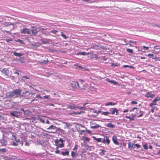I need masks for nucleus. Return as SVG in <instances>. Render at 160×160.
<instances>
[{
  "instance_id": "f257e3e1",
  "label": "nucleus",
  "mask_w": 160,
  "mask_h": 160,
  "mask_svg": "<svg viewBox=\"0 0 160 160\" xmlns=\"http://www.w3.org/2000/svg\"><path fill=\"white\" fill-rule=\"evenodd\" d=\"M22 92V89L21 88H16L11 91L7 92L6 93V97L7 98H17L21 95Z\"/></svg>"
},
{
  "instance_id": "f03ea898",
  "label": "nucleus",
  "mask_w": 160,
  "mask_h": 160,
  "mask_svg": "<svg viewBox=\"0 0 160 160\" xmlns=\"http://www.w3.org/2000/svg\"><path fill=\"white\" fill-rule=\"evenodd\" d=\"M90 127L92 129H96L101 127V126L97 124L95 121L93 120L90 122Z\"/></svg>"
},
{
  "instance_id": "7ed1b4c3",
  "label": "nucleus",
  "mask_w": 160,
  "mask_h": 160,
  "mask_svg": "<svg viewBox=\"0 0 160 160\" xmlns=\"http://www.w3.org/2000/svg\"><path fill=\"white\" fill-rule=\"evenodd\" d=\"M10 114L12 116L15 117H18L19 116L22 115L21 112L18 111H14L12 112H10Z\"/></svg>"
},
{
  "instance_id": "20e7f679",
  "label": "nucleus",
  "mask_w": 160,
  "mask_h": 160,
  "mask_svg": "<svg viewBox=\"0 0 160 160\" xmlns=\"http://www.w3.org/2000/svg\"><path fill=\"white\" fill-rule=\"evenodd\" d=\"M70 84L71 86L73 89L76 88L77 87H78L80 88H82L80 86H79V83L77 82H72L70 83Z\"/></svg>"
},
{
  "instance_id": "39448f33",
  "label": "nucleus",
  "mask_w": 160,
  "mask_h": 160,
  "mask_svg": "<svg viewBox=\"0 0 160 160\" xmlns=\"http://www.w3.org/2000/svg\"><path fill=\"white\" fill-rule=\"evenodd\" d=\"M20 33L22 34H27L28 35H30L31 33L30 29L26 28H24L21 30L20 31Z\"/></svg>"
},
{
  "instance_id": "423d86ee",
  "label": "nucleus",
  "mask_w": 160,
  "mask_h": 160,
  "mask_svg": "<svg viewBox=\"0 0 160 160\" xmlns=\"http://www.w3.org/2000/svg\"><path fill=\"white\" fill-rule=\"evenodd\" d=\"M118 111L116 108H110L109 110V114H111L113 115L115 114V112H116V115H118Z\"/></svg>"
},
{
  "instance_id": "0eeeda50",
  "label": "nucleus",
  "mask_w": 160,
  "mask_h": 160,
  "mask_svg": "<svg viewBox=\"0 0 160 160\" xmlns=\"http://www.w3.org/2000/svg\"><path fill=\"white\" fill-rule=\"evenodd\" d=\"M54 142L55 144H56V145L57 146V147L56 148L57 149V148H58V147L62 148L64 146L63 143H59V140L58 139L55 140L54 141Z\"/></svg>"
},
{
  "instance_id": "6e6552de",
  "label": "nucleus",
  "mask_w": 160,
  "mask_h": 160,
  "mask_svg": "<svg viewBox=\"0 0 160 160\" xmlns=\"http://www.w3.org/2000/svg\"><path fill=\"white\" fill-rule=\"evenodd\" d=\"M110 142V141L109 139V137L107 136L103 138H102V142L103 143H107L108 144Z\"/></svg>"
},
{
  "instance_id": "1a4fd4ad",
  "label": "nucleus",
  "mask_w": 160,
  "mask_h": 160,
  "mask_svg": "<svg viewBox=\"0 0 160 160\" xmlns=\"http://www.w3.org/2000/svg\"><path fill=\"white\" fill-rule=\"evenodd\" d=\"M0 71L2 72V74H4L7 76H8L9 72L8 69L4 68L2 69V70H0Z\"/></svg>"
},
{
  "instance_id": "9d476101",
  "label": "nucleus",
  "mask_w": 160,
  "mask_h": 160,
  "mask_svg": "<svg viewBox=\"0 0 160 160\" xmlns=\"http://www.w3.org/2000/svg\"><path fill=\"white\" fill-rule=\"evenodd\" d=\"M5 26L6 27L9 28V29H11V31L14 28L13 23L10 22L6 23Z\"/></svg>"
},
{
  "instance_id": "9b49d317",
  "label": "nucleus",
  "mask_w": 160,
  "mask_h": 160,
  "mask_svg": "<svg viewBox=\"0 0 160 160\" xmlns=\"http://www.w3.org/2000/svg\"><path fill=\"white\" fill-rule=\"evenodd\" d=\"M31 32V35H36L38 33V31L37 29L35 28H33L30 29Z\"/></svg>"
},
{
  "instance_id": "f8f14e48",
  "label": "nucleus",
  "mask_w": 160,
  "mask_h": 160,
  "mask_svg": "<svg viewBox=\"0 0 160 160\" xmlns=\"http://www.w3.org/2000/svg\"><path fill=\"white\" fill-rule=\"evenodd\" d=\"M61 154L63 156H68L69 155V152L66 149H65L63 151L61 152Z\"/></svg>"
},
{
  "instance_id": "ddd939ff",
  "label": "nucleus",
  "mask_w": 160,
  "mask_h": 160,
  "mask_svg": "<svg viewBox=\"0 0 160 160\" xmlns=\"http://www.w3.org/2000/svg\"><path fill=\"white\" fill-rule=\"evenodd\" d=\"M0 142L1 143L2 146H5L7 145V142L6 140L3 138H2L0 140Z\"/></svg>"
},
{
  "instance_id": "4468645a",
  "label": "nucleus",
  "mask_w": 160,
  "mask_h": 160,
  "mask_svg": "<svg viewBox=\"0 0 160 160\" xmlns=\"http://www.w3.org/2000/svg\"><path fill=\"white\" fill-rule=\"evenodd\" d=\"M66 106L67 107V109L69 108L71 109H75V106L73 104H67L66 105Z\"/></svg>"
},
{
  "instance_id": "2eb2a0df",
  "label": "nucleus",
  "mask_w": 160,
  "mask_h": 160,
  "mask_svg": "<svg viewBox=\"0 0 160 160\" xmlns=\"http://www.w3.org/2000/svg\"><path fill=\"white\" fill-rule=\"evenodd\" d=\"M112 140L113 141V142L116 145H118L119 142H118L117 140V137L116 136L114 135L112 137Z\"/></svg>"
},
{
  "instance_id": "dca6fc26",
  "label": "nucleus",
  "mask_w": 160,
  "mask_h": 160,
  "mask_svg": "<svg viewBox=\"0 0 160 160\" xmlns=\"http://www.w3.org/2000/svg\"><path fill=\"white\" fill-rule=\"evenodd\" d=\"M155 95L154 94L151 93L149 92H148L146 93L145 96L147 98H152Z\"/></svg>"
},
{
  "instance_id": "f3484780",
  "label": "nucleus",
  "mask_w": 160,
  "mask_h": 160,
  "mask_svg": "<svg viewBox=\"0 0 160 160\" xmlns=\"http://www.w3.org/2000/svg\"><path fill=\"white\" fill-rule=\"evenodd\" d=\"M21 110L24 112V113L25 116H28L30 114V112L28 110L24 111L23 109H21Z\"/></svg>"
},
{
  "instance_id": "a211bd4d",
  "label": "nucleus",
  "mask_w": 160,
  "mask_h": 160,
  "mask_svg": "<svg viewBox=\"0 0 160 160\" xmlns=\"http://www.w3.org/2000/svg\"><path fill=\"white\" fill-rule=\"evenodd\" d=\"M90 53L89 52L87 53L85 52H79L76 54L77 55H86L89 54Z\"/></svg>"
},
{
  "instance_id": "6ab92c4d",
  "label": "nucleus",
  "mask_w": 160,
  "mask_h": 160,
  "mask_svg": "<svg viewBox=\"0 0 160 160\" xmlns=\"http://www.w3.org/2000/svg\"><path fill=\"white\" fill-rule=\"evenodd\" d=\"M38 120L39 121L43 123H44L45 122L46 118H41L39 117L38 118Z\"/></svg>"
},
{
  "instance_id": "aec40b11",
  "label": "nucleus",
  "mask_w": 160,
  "mask_h": 160,
  "mask_svg": "<svg viewBox=\"0 0 160 160\" xmlns=\"http://www.w3.org/2000/svg\"><path fill=\"white\" fill-rule=\"evenodd\" d=\"M94 140L98 142H102V138H97L95 137H93Z\"/></svg>"
},
{
  "instance_id": "412c9836",
  "label": "nucleus",
  "mask_w": 160,
  "mask_h": 160,
  "mask_svg": "<svg viewBox=\"0 0 160 160\" xmlns=\"http://www.w3.org/2000/svg\"><path fill=\"white\" fill-rule=\"evenodd\" d=\"M116 104V103L114 102H109L105 104V106H107L109 105L114 106Z\"/></svg>"
},
{
  "instance_id": "4be33fe9",
  "label": "nucleus",
  "mask_w": 160,
  "mask_h": 160,
  "mask_svg": "<svg viewBox=\"0 0 160 160\" xmlns=\"http://www.w3.org/2000/svg\"><path fill=\"white\" fill-rule=\"evenodd\" d=\"M13 55L14 56H17L18 57H20L21 56H22V55H23V54H21V53H18V52H13Z\"/></svg>"
},
{
  "instance_id": "5701e85b",
  "label": "nucleus",
  "mask_w": 160,
  "mask_h": 160,
  "mask_svg": "<svg viewBox=\"0 0 160 160\" xmlns=\"http://www.w3.org/2000/svg\"><path fill=\"white\" fill-rule=\"evenodd\" d=\"M99 151H100L99 152V154L101 156L105 155V153L106 152L105 150L102 149L99 150Z\"/></svg>"
},
{
  "instance_id": "b1692460",
  "label": "nucleus",
  "mask_w": 160,
  "mask_h": 160,
  "mask_svg": "<svg viewBox=\"0 0 160 160\" xmlns=\"http://www.w3.org/2000/svg\"><path fill=\"white\" fill-rule=\"evenodd\" d=\"M106 126L108 127L112 128H113L115 127L114 125L112 124L111 123H108L106 125Z\"/></svg>"
},
{
  "instance_id": "393cba45",
  "label": "nucleus",
  "mask_w": 160,
  "mask_h": 160,
  "mask_svg": "<svg viewBox=\"0 0 160 160\" xmlns=\"http://www.w3.org/2000/svg\"><path fill=\"white\" fill-rule=\"evenodd\" d=\"M56 128V127L55 126L53 125H51V126H50L48 128H47V129L48 130H50V129L54 130Z\"/></svg>"
},
{
  "instance_id": "a878e982",
  "label": "nucleus",
  "mask_w": 160,
  "mask_h": 160,
  "mask_svg": "<svg viewBox=\"0 0 160 160\" xmlns=\"http://www.w3.org/2000/svg\"><path fill=\"white\" fill-rule=\"evenodd\" d=\"M58 32V31L56 30H53L50 31V33H52L55 35H56L57 32Z\"/></svg>"
},
{
  "instance_id": "bb28decb",
  "label": "nucleus",
  "mask_w": 160,
  "mask_h": 160,
  "mask_svg": "<svg viewBox=\"0 0 160 160\" xmlns=\"http://www.w3.org/2000/svg\"><path fill=\"white\" fill-rule=\"evenodd\" d=\"M123 67L124 68H133V69L134 68L133 66H132L131 65L129 66V65H124L123 66Z\"/></svg>"
},
{
  "instance_id": "cd10ccee",
  "label": "nucleus",
  "mask_w": 160,
  "mask_h": 160,
  "mask_svg": "<svg viewBox=\"0 0 160 160\" xmlns=\"http://www.w3.org/2000/svg\"><path fill=\"white\" fill-rule=\"evenodd\" d=\"M159 100H160V98L157 97L153 100L152 102H156L158 101Z\"/></svg>"
},
{
  "instance_id": "c85d7f7f",
  "label": "nucleus",
  "mask_w": 160,
  "mask_h": 160,
  "mask_svg": "<svg viewBox=\"0 0 160 160\" xmlns=\"http://www.w3.org/2000/svg\"><path fill=\"white\" fill-rule=\"evenodd\" d=\"M48 61L47 59L46 60H43L41 62V63L42 64H47Z\"/></svg>"
},
{
  "instance_id": "c756f323",
  "label": "nucleus",
  "mask_w": 160,
  "mask_h": 160,
  "mask_svg": "<svg viewBox=\"0 0 160 160\" xmlns=\"http://www.w3.org/2000/svg\"><path fill=\"white\" fill-rule=\"evenodd\" d=\"M126 118L129 119H130V121H133L134 120V118H131L130 116H126Z\"/></svg>"
},
{
  "instance_id": "7c9ffc66",
  "label": "nucleus",
  "mask_w": 160,
  "mask_h": 160,
  "mask_svg": "<svg viewBox=\"0 0 160 160\" xmlns=\"http://www.w3.org/2000/svg\"><path fill=\"white\" fill-rule=\"evenodd\" d=\"M108 82L112 83H113L114 84H116L117 83V82H116L114 80H108Z\"/></svg>"
},
{
  "instance_id": "2f4dec72",
  "label": "nucleus",
  "mask_w": 160,
  "mask_h": 160,
  "mask_svg": "<svg viewBox=\"0 0 160 160\" xmlns=\"http://www.w3.org/2000/svg\"><path fill=\"white\" fill-rule=\"evenodd\" d=\"M26 93H28L29 94H30L29 91H26L25 92H23L22 95L24 97H26V96L25 95V94Z\"/></svg>"
},
{
  "instance_id": "473e14b6",
  "label": "nucleus",
  "mask_w": 160,
  "mask_h": 160,
  "mask_svg": "<svg viewBox=\"0 0 160 160\" xmlns=\"http://www.w3.org/2000/svg\"><path fill=\"white\" fill-rule=\"evenodd\" d=\"M71 156L73 158L75 157L76 156V153L73 151H72L71 152Z\"/></svg>"
},
{
  "instance_id": "72a5a7b5",
  "label": "nucleus",
  "mask_w": 160,
  "mask_h": 160,
  "mask_svg": "<svg viewBox=\"0 0 160 160\" xmlns=\"http://www.w3.org/2000/svg\"><path fill=\"white\" fill-rule=\"evenodd\" d=\"M102 114L105 115H107L109 114V112H102Z\"/></svg>"
},
{
  "instance_id": "f704fd0d",
  "label": "nucleus",
  "mask_w": 160,
  "mask_h": 160,
  "mask_svg": "<svg viewBox=\"0 0 160 160\" xmlns=\"http://www.w3.org/2000/svg\"><path fill=\"white\" fill-rule=\"evenodd\" d=\"M142 48L144 50H147L149 48V47L143 46H142Z\"/></svg>"
},
{
  "instance_id": "c9c22d12",
  "label": "nucleus",
  "mask_w": 160,
  "mask_h": 160,
  "mask_svg": "<svg viewBox=\"0 0 160 160\" xmlns=\"http://www.w3.org/2000/svg\"><path fill=\"white\" fill-rule=\"evenodd\" d=\"M126 51L127 52H128L130 53H132L133 52L132 50L129 48L127 49Z\"/></svg>"
},
{
  "instance_id": "e433bc0d",
  "label": "nucleus",
  "mask_w": 160,
  "mask_h": 160,
  "mask_svg": "<svg viewBox=\"0 0 160 160\" xmlns=\"http://www.w3.org/2000/svg\"><path fill=\"white\" fill-rule=\"evenodd\" d=\"M61 36L65 39L67 38V36L64 34H63L62 32H61Z\"/></svg>"
},
{
  "instance_id": "4c0bfd02",
  "label": "nucleus",
  "mask_w": 160,
  "mask_h": 160,
  "mask_svg": "<svg viewBox=\"0 0 160 160\" xmlns=\"http://www.w3.org/2000/svg\"><path fill=\"white\" fill-rule=\"evenodd\" d=\"M133 146V144H131L130 143H128V148H132V147Z\"/></svg>"
},
{
  "instance_id": "58836bf2",
  "label": "nucleus",
  "mask_w": 160,
  "mask_h": 160,
  "mask_svg": "<svg viewBox=\"0 0 160 160\" xmlns=\"http://www.w3.org/2000/svg\"><path fill=\"white\" fill-rule=\"evenodd\" d=\"M6 150L5 148L0 149V152H6Z\"/></svg>"
},
{
  "instance_id": "ea45409f",
  "label": "nucleus",
  "mask_w": 160,
  "mask_h": 160,
  "mask_svg": "<svg viewBox=\"0 0 160 160\" xmlns=\"http://www.w3.org/2000/svg\"><path fill=\"white\" fill-rule=\"evenodd\" d=\"M139 113H140V114L138 116V118L142 116L143 113V112L142 111H140Z\"/></svg>"
},
{
  "instance_id": "a19ab883",
  "label": "nucleus",
  "mask_w": 160,
  "mask_h": 160,
  "mask_svg": "<svg viewBox=\"0 0 160 160\" xmlns=\"http://www.w3.org/2000/svg\"><path fill=\"white\" fill-rule=\"evenodd\" d=\"M83 140L84 141H89V139L87 137H85L83 138Z\"/></svg>"
},
{
  "instance_id": "79ce46f5",
  "label": "nucleus",
  "mask_w": 160,
  "mask_h": 160,
  "mask_svg": "<svg viewBox=\"0 0 160 160\" xmlns=\"http://www.w3.org/2000/svg\"><path fill=\"white\" fill-rule=\"evenodd\" d=\"M82 112H73V114H80Z\"/></svg>"
},
{
  "instance_id": "37998d69",
  "label": "nucleus",
  "mask_w": 160,
  "mask_h": 160,
  "mask_svg": "<svg viewBox=\"0 0 160 160\" xmlns=\"http://www.w3.org/2000/svg\"><path fill=\"white\" fill-rule=\"evenodd\" d=\"M86 104H87L86 103H84L83 104V107H80V110H81V109H85V107L84 106H85V105Z\"/></svg>"
},
{
  "instance_id": "c03bdc74",
  "label": "nucleus",
  "mask_w": 160,
  "mask_h": 160,
  "mask_svg": "<svg viewBox=\"0 0 160 160\" xmlns=\"http://www.w3.org/2000/svg\"><path fill=\"white\" fill-rule=\"evenodd\" d=\"M134 146H136V147H137V149L139 148H140L141 147V145H138V144H134Z\"/></svg>"
},
{
  "instance_id": "a18cd8bd",
  "label": "nucleus",
  "mask_w": 160,
  "mask_h": 160,
  "mask_svg": "<svg viewBox=\"0 0 160 160\" xmlns=\"http://www.w3.org/2000/svg\"><path fill=\"white\" fill-rule=\"evenodd\" d=\"M12 145L14 146H17L18 145V143L17 142H13L12 144Z\"/></svg>"
},
{
  "instance_id": "49530a36",
  "label": "nucleus",
  "mask_w": 160,
  "mask_h": 160,
  "mask_svg": "<svg viewBox=\"0 0 160 160\" xmlns=\"http://www.w3.org/2000/svg\"><path fill=\"white\" fill-rule=\"evenodd\" d=\"M152 26H155L158 27L159 28H160V25H157L155 24H152Z\"/></svg>"
},
{
  "instance_id": "de8ad7c7",
  "label": "nucleus",
  "mask_w": 160,
  "mask_h": 160,
  "mask_svg": "<svg viewBox=\"0 0 160 160\" xmlns=\"http://www.w3.org/2000/svg\"><path fill=\"white\" fill-rule=\"evenodd\" d=\"M17 42L21 44H23V42L22 40L19 39L17 40Z\"/></svg>"
},
{
  "instance_id": "09e8293b",
  "label": "nucleus",
  "mask_w": 160,
  "mask_h": 160,
  "mask_svg": "<svg viewBox=\"0 0 160 160\" xmlns=\"http://www.w3.org/2000/svg\"><path fill=\"white\" fill-rule=\"evenodd\" d=\"M156 108V109H157V108L156 107H152V108L151 109V111L152 112H153L154 111V109Z\"/></svg>"
},
{
  "instance_id": "8fccbe9b",
  "label": "nucleus",
  "mask_w": 160,
  "mask_h": 160,
  "mask_svg": "<svg viewBox=\"0 0 160 160\" xmlns=\"http://www.w3.org/2000/svg\"><path fill=\"white\" fill-rule=\"evenodd\" d=\"M143 148L145 149H147L148 148L147 145V144H145L143 145Z\"/></svg>"
},
{
  "instance_id": "3c124183",
  "label": "nucleus",
  "mask_w": 160,
  "mask_h": 160,
  "mask_svg": "<svg viewBox=\"0 0 160 160\" xmlns=\"http://www.w3.org/2000/svg\"><path fill=\"white\" fill-rule=\"evenodd\" d=\"M59 140V142H61V143H63V142L65 141L63 140L62 138H60Z\"/></svg>"
},
{
  "instance_id": "603ef678",
  "label": "nucleus",
  "mask_w": 160,
  "mask_h": 160,
  "mask_svg": "<svg viewBox=\"0 0 160 160\" xmlns=\"http://www.w3.org/2000/svg\"><path fill=\"white\" fill-rule=\"evenodd\" d=\"M131 103L132 104H136L137 103V102L135 101H131Z\"/></svg>"
},
{
  "instance_id": "864d4df0",
  "label": "nucleus",
  "mask_w": 160,
  "mask_h": 160,
  "mask_svg": "<svg viewBox=\"0 0 160 160\" xmlns=\"http://www.w3.org/2000/svg\"><path fill=\"white\" fill-rule=\"evenodd\" d=\"M148 56H150V57L152 58V57L153 56V54H148Z\"/></svg>"
},
{
  "instance_id": "5fc2aeb1",
  "label": "nucleus",
  "mask_w": 160,
  "mask_h": 160,
  "mask_svg": "<svg viewBox=\"0 0 160 160\" xmlns=\"http://www.w3.org/2000/svg\"><path fill=\"white\" fill-rule=\"evenodd\" d=\"M78 80L80 82H81V83H83L85 82V81L84 80L82 79H79Z\"/></svg>"
},
{
  "instance_id": "6e6d98bb",
  "label": "nucleus",
  "mask_w": 160,
  "mask_h": 160,
  "mask_svg": "<svg viewBox=\"0 0 160 160\" xmlns=\"http://www.w3.org/2000/svg\"><path fill=\"white\" fill-rule=\"evenodd\" d=\"M15 140L16 142H17L18 143L19 142H20V139H19L15 138Z\"/></svg>"
},
{
  "instance_id": "4d7b16f0",
  "label": "nucleus",
  "mask_w": 160,
  "mask_h": 160,
  "mask_svg": "<svg viewBox=\"0 0 160 160\" xmlns=\"http://www.w3.org/2000/svg\"><path fill=\"white\" fill-rule=\"evenodd\" d=\"M156 103H154V102H152V103H151L150 104V106H151H151H152L153 105H156Z\"/></svg>"
},
{
  "instance_id": "13d9d810",
  "label": "nucleus",
  "mask_w": 160,
  "mask_h": 160,
  "mask_svg": "<svg viewBox=\"0 0 160 160\" xmlns=\"http://www.w3.org/2000/svg\"><path fill=\"white\" fill-rule=\"evenodd\" d=\"M77 68H79L80 70L82 69L83 68L81 66L77 65Z\"/></svg>"
},
{
  "instance_id": "bf43d9fd",
  "label": "nucleus",
  "mask_w": 160,
  "mask_h": 160,
  "mask_svg": "<svg viewBox=\"0 0 160 160\" xmlns=\"http://www.w3.org/2000/svg\"><path fill=\"white\" fill-rule=\"evenodd\" d=\"M55 152L56 153L59 154L60 153V150L58 149H57V150Z\"/></svg>"
},
{
  "instance_id": "052dcab7",
  "label": "nucleus",
  "mask_w": 160,
  "mask_h": 160,
  "mask_svg": "<svg viewBox=\"0 0 160 160\" xmlns=\"http://www.w3.org/2000/svg\"><path fill=\"white\" fill-rule=\"evenodd\" d=\"M128 42H130L131 43H134V44H135L136 43V42H135V41H132L131 40H130Z\"/></svg>"
},
{
  "instance_id": "680f3d73",
  "label": "nucleus",
  "mask_w": 160,
  "mask_h": 160,
  "mask_svg": "<svg viewBox=\"0 0 160 160\" xmlns=\"http://www.w3.org/2000/svg\"><path fill=\"white\" fill-rule=\"evenodd\" d=\"M22 78H25L26 79H29V78L27 76H24L22 77Z\"/></svg>"
},
{
  "instance_id": "e2e57ef3",
  "label": "nucleus",
  "mask_w": 160,
  "mask_h": 160,
  "mask_svg": "<svg viewBox=\"0 0 160 160\" xmlns=\"http://www.w3.org/2000/svg\"><path fill=\"white\" fill-rule=\"evenodd\" d=\"M46 123H47V124H50V123H51V122L49 121L47 119H46Z\"/></svg>"
},
{
  "instance_id": "0e129e2a",
  "label": "nucleus",
  "mask_w": 160,
  "mask_h": 160,
  "mask_svg": "<svg viewBox=\"0 0 160 160\" xmlns=\"http://www.w3.org/2000/svg\"><path fill=\"white\" fill-rule=\"evenodd\" d=\"M5 32H6L7 33H8L9 34H12V33L10 31H8L5 30Z\"/></svg>"
},
{
  "instance_id": "69168bd1",
  "label": "nucleus",
  "mask_w": 160,
  "mask_h": 160,
  "mask_svg": "<svg viewBox=\"0 0 160 160\" xmlns=\"http://www.w3.org/2000/svg\"><path fill=\"white\" fill-rule=\"evenodd\" d=\"M29 145H30V144L29 142H25V145L26 146H28Z\"/></svg>"
},
{
  "instance_id": "338daca9",
  "label": "nucleus",
  "mask_w": 160,
  "mask_h": 160,
  "mask_svg": "<svg viewBox=\"0 0 160 160\" xmlns=\"http://www.w3.org/2000/svg\"><path fill=\"white\" fill-rule=\"evenodd\" d=\"M75 109H80V107L79 106H75Z\"/></svg>"
},
{
  "instance_id": "774afa93",
  "label": "nucleus",
  "mask_w": 160,
  "mask_h": 160,
  "mask_svg": "<svg viewBox=\"0 0 160 160\" xmlns=\"http://www.w3.org/2000/svg\"><path fill=\"white\" fill-rule=\"evenodd\" d=\"M49 96H43L44 98L45 99H47L49 98Z\"/></svg>"
}]
</instances>
